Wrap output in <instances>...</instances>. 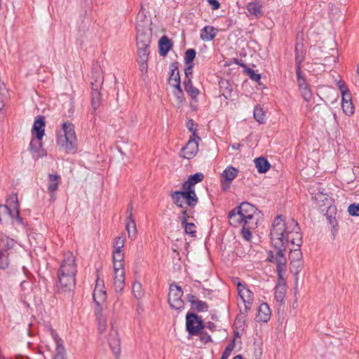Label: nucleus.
Listing matches in <instances>:
<instances>
[{
    "mask_svg": "<svg viewBox=\"0 0 359 359\" xmlns=\"http://www.w3.org/2000/svg\"><path fill=\"white\" fill-rule=\"evenodd\" d=\"M98 322V330L100 333H102L107 330V320L106 316L102 314L97 316Z\"/></svg>",
    "mask_w": 359,
    "mask_h": 359,
    "instance_id": "ea45409f",
    "label": "nucleus"
},
{
    "mask_svg": "<svg viewBox=\"0 0 359 359\" xmlns=\"http://www.w3.org/2000/svg\"><path fill=\"white\" fill-rule=\"evenodd\" d=\"M184 88L187 93L194 99L196 98V97L199 94V90L194 88L191 83V79H189L188 80L184 81Z\"/></svg>",
    "mask_w": 359,
    "mask_h": 359,
    "instance_id": "72a5a7b5",
    "label": "nucleus"
},
{
    "mask_svg": "<svg viewBox=\"0 0 359 359\" xmlns=\"http://www.w3.org/2000/svg\"><path fill=\"white\" fill-rule=\"evenodd\" d=\"M305 58V50L302 43H297L295 46L296 73H299L301 63Z\"/></svg>",
    "mask_w": 359,
    "mask_h": 359,
    "instance_id": "a211bd4d",
    "label": "nucleus"
},
{
    "mask_svg": "<svg viewBox=\"0 0 359 359\" xmlns=\"http://www.w3.org/2000/svg\"><path fill=\"white\" fill-rule=\"evenodd\" d=\"M212 10H217L220 7V3L217 0H208Z\"/></svg>",
    "mask_w": 359,
    "mask_h": 359,
    "instance_id": "13d9d810",
    "label": "nucleus"
},
{
    "mask_svg": "<svg viewBox=\"0 0 359 359\" xmlns=\"http://www.w3.org/2000/svg\"><path fill=\"white\" fill-rule=\"evenodd\" d=\"M186 327L189 334H197L203 330V325L201 319L194 313H187L186 316Z\"/></svg>",
    "mask_w": 359,
    "mask_h": 359,
    "instance_id": "9d476101",
    "label": "nucleus"
},
{
    "mask_svg": "<svg viewBox=\"0 0 359 359\" xmlns=\"http://www.w3.org/2000/svg\"><path fill=\"white\" fill-rule=\"evenodd\" d=\"M168 83L170 86L179 90L180 93L182 92L180 88V77L177 67L171 69Z\"/></svg>",
    "mask_w": 359,
    "mask_h": 359,
    "instance_id": "c85d7f7f",
    "label": "nucleus"
},
{
    "mask_svg": "<svg viewBox=\"0 0 359 359\" xmlns=\"http://www.w3.org/2000/svg\"><path fill=\"white\" fill-rule=\"evenodd\" d=\"M348 211L353 216H359V203H351L348 208Z\"/></svg>",
    "mask_w": 359,
    "mask_h": 359,
    "instance_id": "8fccbe9b",
    "label": "nucleus"
},
{
    "mask_svg": "<svg viewBox=\"0 0 359 359\" xmlns=\"http://www.w3.org/2000/svg\"><path fill=\"white\" fill-rule=\"evenodd\" d=\"M297 76V82L299 88L308 86L306 83V80L301 75V69H299V73H296Z\"/></svg>",
    "mask_w": 359,
    "mask_h": 359,
    "instance_id": "5fc2aeb1",
    "label": "nucleus"
},
{
    "mask_svg": "<svg viewBox=\"0 0 359 359\" xmlns=\"http://www.w3.org/2000/svg\"><path fill=\"white\" fill-rule=\"evenodd\" d=\"M254 117L259 123H264L265 114L262 107L256 106L254 109Z\"/></svg>",
    "mask_w": 359,
    "mask_h": 359,
    "instance_id": "58836bf2",
    "label": "nucleus"
},
{
    "mask_svg": "<svg viewBox=\"0 0 359 359\" xmlns=\"http://www.w3.org/2000/svg\"><path fill=\"white\" fill-rule=\"evenodd\" d=\"M54 359H66L65 347L60 344L59 341H57L56 351Z\"/></svg>",
    "mask_w": 359,
    "mask_h": 359,
    "instance_id": "79ce46f5",
    "label": "nucleus"
},
{
    "mask_svg": "<svg viewBox=\"0 0 359 359\" xmlns=\"http://www.w3.org/2000/svg\"><path fill=\"white\" fill-rule=\"evenodd\" d=\"M137 55L139 57L138 61H147L148 56L149 54V46H137Z\"/></svg>",
    "mask_w": 359,
    "mask_h": 359,
    "instance_id": "c9c22d12",
    "label": "nucleus"
},
{
    "mask_svg": "<svg viewBox=\"0 0 359 359\" xmlns=\"http://www.w3.org/2000/svg\"><path fill=\"white\" fill-rule=\"evenodd\" d=\"M93 296L94 302L98 306H100L107 299V291L104 281L100 280L98 277L97 278Z\"/></svg>",
    "mask_w": 359,
    "mask_h": 359,
    "instance_id": "f8f14e48",
    "label": "nucleus"
},
{
    "mask_svg": "<svg viewBox=\"0 0 359 359\" xmlns=\"http://www.w3.org/2000/svg\"><path fill=\"white\" fill-rule=\"evenodd\" d=\"M248 73L250 79L255 81H258L261 79L260 74H256L253 69H249Z\"/></svg>",
    "mask_w": 359,
    "mask_h": 359,
    "instance_id": "6e6d98bb",
    "label": "nucleus"
},
{
    "mask_svg": "<svg viewBox=\"0 0 359 359\" xmlns=\"http://www.w3.org/2000/svg\"><path fill=\"white\" fill-rule=\"evenodd\" d=\"M197 334H199L200 341L203 344H206L210 341V336L204 332L199 331Z\"/></svg>",
    "mask_w": 359,
    "mask_h": 359,
    "instance_id": "603ef678",
    "label": "nucleus"
},
{
    "mask_svg": "<svg viewBox=\"0 0 359 359\" xmlns=\"http://www.w3.org/2000/svg\"><path fill=\"white\" fill-rule=\"evenodd\" d=\"M101 102L102 96L100 92L97 89H93L91 104L94 111L100 107Z\"/></svg>",
    "mask_w": 359,
    "mask_h": 359,
    "instance_id": "7c9ffc66",
    "label": "nucleus"
},
{
    "mask_svg": "<svg viewBox=\"0 0 359 359\" xmlns=\"http://www.w3.org/2000/svg\"><path fill=\"white\" fill-rule=\"evenodd\" d=\"M302 97L306 101H309L312 97V93L308 86L299 88Z\"/></svg>",
    "mask_w": 359,
    "mask_h": 359,
    "instance_id": "de8ad7c7",
    "label": "nucleus"
},
{
    "mask_svg": "<svg viewBox=\"0 0 359 359\" xmlns=\"http://www.w3.org/2000/svg\"><path fill=\"white\" fill-rule=\"evenodd\" d=\"M271 316V311L267 304H262L258 309L256 316L257 320L259 322H266Z\"/></svg>",
    "mask_w": 359,
    "mask_h": 359,
    "instance_id": "4be33fe9",
    "label": "nucleus"
},
{
    "mask_svg": "<svg viewBox=\"0 0 359 359\" xmlns=\"http://www.w3.org/2000/svg\"><path fill=\"white\" fill-rule=\"evenodd\" d=\"M203 174L197 172L190 175L188 180L182 184L184 191H177L171 194L172 200L175 202H197L198 197L193 190V187L203 180Z\"/></svg>",
    "mask_w": 359,
    "mask_h": 359,
    "instance_id": "7ed1b4c3",
    "label": "nucleus"
},
{
    "mask_svg": "<svg viewBox=\"0 0 359 359\" xmlns=\"http://www.w3.org/2000/svg\"><path fill=\"white\" fill-rule=\"evenodd\" d=\"M217 33V29L212 26L204 27L201 32V39L203 41H208L214 39Z\"/></svg>",
    "mask_w": 359,
    "mask_h": 359,
    "instance_id": "b1692460",
    "label": "nucleus"
},
{
    "mask_svg": "<svg viewBox=\"0 0 359 359\" xmlns=\"http://www.w3.org/2000/svg\"><path fill=\"white\" fill-rule=\"evenodd\" d=\"M183 292L180 286L171 285L168 294V303L175 309H180L184 306L182 299Z\"/></svg>",
    "mask_w": 359,
    "mask_h": 359,
    "instance_id": "1a4fd4ad",
    "label": "nucleus"
},
{
    "mask_svg": "<svg viewBox=\"0 0 359 359\" xmlns=\"http://www.w3.org/2000/svg\"><path fill=\"white\" fill-rule=\"evenodd\" d=\"M285 270L284 268H277V271H278V276L280 279V281H282V280H284L283 278V271Z\"/></svg>",
    "mask_w": 359,
    "mask_h": 359,
    "instance_id": "774afa93",
    "label": "nucleus"
},
{
    "mask_svg": "<svg viewBox=\"0 0 359 359\" xmlns=\"http://www.w3.org/2000/svg\"><path fill=\"white\" fill-rule=\"evenodd\" d=\"M311 200L314 202H325L327 200L335 201L333 195H330L328 192L324 190L318 189L311 193Z\"/></svg>",
    "mask_w": 359,
    "mask_h": 359,
    "instance_id": "6ab92c4d",
    "label": "nucleus"
},
{
    "mask_svg": "<svg viewBox=\"0 0 359 359\" xmlns=\"http://www.w3.org/2000/svg\"><path fill=\"white\" fill-rule=\"evenodd\" d=\"M234 346H235L234 341L233 340L231 344H229L226 347L220 359H228V358L231 355V353L232 352L233 349L234 348Z\"/></svg>",
    "mask_w": 359,
    "mask_h": 359,
    "instance_id": "49530a36",
    "label": "nucleus"
},
{
    "mask_svg": "<svg viewBox=\"0 0 359 359\" xmlns=\"http://www.w3.org/2000/svg\"><path fill=\"white\" fill-rule=\"evenodd\" d=\"M125 243L126 238L123 234L116 237L113 243L114 251H122V248L124 247Z\"/></svg>",
    "mask_w": 359,
    "mask_h": 359,
    "instance_id": "e433bc0d",
    "label": "nucleus"
},
{
    "mask_svg": "<svg viewBox=\"0 0 359 359\" xmlns=\"http://www.w3.org/2000/svg\"><path fill=\"white\" fill-rule=\"evenodd\" d=\"M6 202H18V196L16 194H12L6 199Z\"/></svg>",
    "mask_w": 359,
    "mask_h": 359,
    "instance_id": "0e129e2a",
    "label": "nucleus"
},
{
    "mask_svg": "<svg viewBox=\"0 0 359 359\" xmlns=\"http://www.w3.org/2000/svg\"><path fill=\"white\" fill-rule=\"evenodd\" d=\"M114 286L116 292H121L125 285L124 254L113 251Z\"/></svg>",
    "mask_w": 359,
    "mask_h": 359,
    "instance_id": "20e7f679",
    "label": "nucleus"
},
{
    "mask_svg": "<svg viewBox=\"0 0 359 359\" xmlns=\"http://www.w3.org/2000/svg\"><path fill=\"white\" fill-rule=\"evenodd\" d=\"M147 61H139L140 63V69L142 73H146L147 72Z\"/></svg>",
    "mask_w": 359,
    "mask_h": 359,
    "instance_id": "680f3d73",
    "label": "nucleus"
},
{
    "mask_svg": "<svg viewBox=\"0 0 359 359\" xmlns=\"http://www.w3.org/2000/svg\"><path fill=\"white\" fill-rule=\"evenodd\" d=\"M172 43L167 36H163L158 41L159 54L165 56L172 48Z\"/></svg>",
    "mask_w": 359,
    "mask_h": 359,
    "instance_id": "5701e85b",
    "label": "nucleus"
},
{
    "mask_svg": "<svg viewBox=\"0 0 359 359\" xmlns=\"http://www.w3.org/2000/svg\"><path fill=\"white\" fill-rule=\"evenodd\" d=\"M302 243V237L301 238V243L298 245V243L294 242V244H291L290 247L287 248L290 250V257L292 260L299 261L302 258V253L300 250V247Z\"/></svg>",
    "mask_w": 359,
    "mask_h": 359,
    "instance_id": "a878e982",
    "label": "nucleus"
},
{
    "mask_svg": "<svg viewBox=\"0 0 359 359\" xmlns=\"http://www.w3.org/2000/svg\"><path fill=\"white\" fill-rule=\"evenodd\" d=\"M196 57V51L194 49H188L185 52L184 62L186 64H193V61Z\"/></svg>",
    "mask_w": 359,
    "mask_h": 359,
    "instance_id": "37998d69",
    "label": "nucleus"
},
{
    "mask_svg": "<svg viewBox=\"0 0 359 359\" xmlns=\"http://www.w3.org/2000/svg\"><path fill=\"white\" fill-rule=\"evenodd\" d=\"M239 295L244 302H250L252 299V293L248 288L244 290Z\"/></svg>",
    "mask_w": 359,
    "mask_h": 359,
    "instance_id": "3c124183",
    "label": "nucleus"
},
{
    "mask_svg": "<svg viewBox=\"0 0 359 359\" xmlns=\"http://www.w3.org/2000/svg\"><path fill=\"white\" fill-rule=\"evenodd\" d=\"M241 233L243 235V237L246 240V241H250L252 238V233L251 231L248 229H245L243 228L241 231Z\"/></svg>",
    "mask_w": 359,
    "mask_h": 359,
    "instance_id": "4d7b16f0",
    "label": "nucleus"
},
{
    "mask_svg": "<svg viewBox=\"0 0 359 359\" xmlns=\"http://www.w3.org/2000/svg\"><path fill=\"white\" fill-rule=\"evenodd\" d=\"M337 86H338L341 94L348 91L347 86L345 85L344 82H343L342 81H339L337 83Z\"/></svg>",
    "mask_w": 359,
    "mask_h": 359,
    "instance_id": "bf43d9fd",
    "label": "nucleus"
},
{
    "mask_svg": "<svg viewBox=\"0 0 359 359\" xmlns=\"http://www.w3.org/2000/svg\"><path fill=\"white\" fill-rule=\"evenodd\" d=\"M59 176L57 175H49L48 190L50 192L55 191L58 187Z\"/></svg>",
    "mask_w": 359,
    "mask_h": 359,
    "instance_id": "4c0bfd02",
    "label": "nucleus"
},
{
    "mask_svg": "<svg viewBox=\"0 0 359 359\" xmlns=\"http://www.w3.org/2000/svg\"><path fill=\"white\" fill-rule=\"evenodd\" d=\"M45 120L44 116H39L34 121L32 133L36 134V137L38 140L41 141L44 135L45 131Z\"/></svg>",
    "mask_w": 359,
    "mask_h": 359,
    "instance_id": "2eb2a0df",
    "label": "nucleus"
},
{
    "mask_svg": "<svg viewBox=\"0 0 359 359\" xmlns=\"http://www.w3.org/2000/svg\"><path fill=\"white\" fill-rule=\"evenodd\" d=\"M250 15L259 18L262 15V6L257 1L250 2L246 5Z\"/></svg>",
    "mask_w": 359,
    "mask_h": 359,
    "instance_id": "bb28decb",
    "label": "nucleus"
},
{
    "mask_svg": "<svg viewBox=\"0 0 359 359\" xmlns=\"http://www.w3.org/2000/svg\"><path fill=\"white\" fill-rule=\"evenodd\" d=\"M197 138L190 137L189 140L182 148V156L187 159H191L195 156L198 150V143Z\"/></svg>",
    "mask_w": 359,
    "mask_h": 359,
    "instance_id": "4468645a",
    "label": "nucleus"
},
{
    "mask_svg": "<svg viewBox=\"0 0 359 359\" xmlns=\"http://www.w3.org/2000/svg\"><path fill=\"white\" fill-rule=\"evenodd\" d=\"M302 234L298 223L293 219L285 220L282 215L275 217L271 224L270 238L276 248H289L294 242L301 243Z\"/></svg>",
    "mask_w": 359,
    "mask_h": 359,
    "instance_id": "f257e3e1",
    "label": "nucleus"
},
{
    "mask_svg": "<svg viewBox=\"0 0 359 359\" xmlns=\"http://www.w3.org/2000/svg\"><path fill=\"white\" fill-rule=\"evenodd\" d=\"M196 125L194 123V121L193 120H189L187 123V128L191 131L192 133V135L191 137H195V138H197L198 140H201V138L196 135V131H197V128H196Z\"/></svg>",
    "mask_w": 359,
    "mask_h": 359,
    "instance_id": "a18cd8bd",
    "label": "nucleus"
},
{
    "mask_svg": "<svg viewBox=\"0 0 359 359\" xmlns=\"http://www.w3.org/2000/svg\"><path fill=\"white\" fill-rule=\"evenodd\" d=\"M341 107L344 112L348 116H351L354 113L355 107L352 102L346 101L341 103Z\"/></svg>",
    "mask_w": 359,
    "mask_h": 359,
    "instance_id": "a19ab883",
    "label": "nucleus"
},
{
    "mask_svg": "<svg viewBox=\"0 0 359 359\" xmlns=\"http://www.w3.org/2000/svg\"><path fill=\"white\" fill-rule=\"evenodd\" d=\"M184 225L185 231L187 233L191 235V236H195L196 231V226L192 222H187L182 223Z\"/></svg>",
    "mask_w": 359,
    "mask_h": 359,
    "instance_id": "c03bdc74",
    "label": "nucleus"
},
{
    "mask_svg": "<svg viewBox=\"0 0 359 359\" xmlns=\"http://www.w3.org/2000/svg\"><path fill=\"white\" fill-rule=\"evenodd\" d=\"M255 163L259 173H264L267 172L271 167L269 162L264 157L255 158Z\"/></svg>",
    "mask_w": 359,
    "mask_h": 359,
    "instance_id": "c756f323",
    "label": "nucleus"
},
{
    "mask_svg": "<svg viewBox=\"0 0 359 359\" xmlns=\"http://www.w3.org/2000/svg\"><path fill=\"white\" fill-rule=\"evenodd\" d=\"M278 252L276 253V256L275 257L276 264H277V268H284L286 264V258L285 257V251L287 248H283V249L277 248ZM274 259L273 255H271V257L269 258L270 262H273Z\"/></svg>",
    "mask_w": 359,
    "mask_h": 359,
    "instance_id": "393cba45",
    "label": "nucleus"
},
{
    "mask_svg": "<svg viewBox=\"0 0 359 359\" xmlns=\"http://www.w3.org/2000/svg\"><path fill=\"white\" fill-rule=\"evenodd\" d=\"M341 95H342V103H344L346 101V102H352L351 95L348 91L344 93Z\"/></svg>",
    "mask_w": 359,
    "mask_h": 359,
    "instance_id": "052dcab7",
    "label": "nucleus"
},
{
    "mask_svg": "<svg viewBox=\"0 0 359 359\" xmlns=\"http://www.w3.org/2000/svg\"><path fill=\"white\" fill-rule=\"evenodd\" d=\"M238 170L232 166L226 168L222 172V177L229 182L232 181L238 174Z\"/></svg>",
    "mask_w": 359,
    "mask_h": 359,
    "instance_id": "473e14b6",
    "label": "nucleus"
},
{
    "mask_svg": "<svg viewBox=\"0 0 359 359\" xmlns=\"http://www.w3.org/2000/svg\"><path fill=\"white\" fill-rule=\"evenodd\" d=\"M64 135H58L57 144L65 149L67 152H72L77 146V139L74 130V126L72 123L65 122L62 124Z\"/></svg>",
    "mask_w": 359,
    "mask_h": 359,
    "instance_id": "39448f33",
    "label": "nucleus"
},
{
    "mask_svg": "<svg viewBox=\"0 0 359 359\" xmlns=\"http://www.w3.org/2000/svg\"><path fill=\"white\" fill-rule=\"evenodd\" d=\"M187 67H186V69L184 70V74L186 75L187 80H188L189 79H191L194 65L193 64H187Z\"/></svg>",
    "mask_w": 359,
    "mask_h": 359,
    "instance_id": "864d4df0",
    "label": "nucleus"
},
{
    "mask_svg": "<svg viewBox=\"0 0 359 359\" xmlns=\"http://www.w3.org/2000/svg\"><path fill=\"white\" fill-rule=\"evenodd\" d=\"M34 141H31L30 144H29V150L33 152V156L36 158H38L39 157H40V154H35L34 153H38V151L34 148Z\"/></svg>",
    "mask_w": 359,
    "mask_h": 359,
    "instance_id": "e2e57ef3",
    "label": "nucleus"
},
{
    "mask_svg": "<svg viewBox=\"0 0 359 359\" xmlns=\"http://www.w3.org/2000/svg\"><path fill=\"white\" fill-rule=\"evenodd\" d=\"M116 320L112 318L110 320V331L107 337L109 346L114 355L118 358L121 355V338L117 329L114 327Z\"/></svg>",
    "mask_w": 359,
    "mask_h": 359,
    "instance_id": "0eeeda50",
    "label": "nucleus"
},
{
    "mask_svg": "<svg viewBox=\"0 0 359 359\" xmlns=\"http://www.w3.org/2000/svg\"><path fill=\"white\" fill-rule=\"evenodd\" d=\"M247 287L245 285H242L241 283H238L237 285V290L238 292V294H240L244 290H245Z\"/></svg>",
    "mask_w": 359,
    "mask_h": 359,
    "instance_id": "338daca9",
    "label": "nucleus"
},
{
    "mask_svg": "<svg viewBox=\"0 0 359 359\" xmlns=\"http://www.w3.org/2000/svg\"><path fill=\"white\" fill-rule=\"evenodd\" d=\"M76 266L75 257L70 252L65 254L64 260L58 271V280L61 290L71 291L75 287Z\"/></svg>",
    "mask_w": 359,
    "mask_h": 359,
    "instance_id": "f03ea898",
    "label": "nucleus"
},
{
    "mask_svg": "<svg viewBox=\"0 0 359 359\" xmlns=\"http://www.w3.org/2000/svg\"><path fill=\"white\" fill-rule=\"evenodd\" d=\"M238 215L242 220L247 222L258 215L257 208L252 203H240L238 207Z\"/></svg>",
    "mask_w": 359,
    "mask_h": 359,
    "instance_id": "9b49d317",
    "label": "nucleus"
},
{
    "mask_svg": "<svg viewBox=\"0 0 359 359\" xmlns=\"http://www.w3.org/2000/svg\"><path fill=\"white\" fill-rule=\"evenodd\" d=\"M194 205L195 203H179L178 207L182 215V223H185L188 218L193 217Z\"/></svg>",
    "mask_w": 359,
    "mask_h": 359,
    "instance_id": "aec40b11",
    "label": "nucleus"
},
{
    "mask_svg": "<svg viewBox=\"0 0 359 359\" xmlns=\"http://www.w3.org/2000/svg\"><path fill=\"white\" fill-rule=\"evenodd\" d=\"M133 207L130 206L129 215L127 217V223L126 225V231H128V238L133 239L137 234V227L135 220L133 218L132 213Z\"/></svg>",
    "mask_w": 359,
    "mask_h": 359,
    "instance_id": "dca6fc26",
    "label": "nucleus"
},
{
    "mask_svg": "<svg viewBox=\"0 0 359 359\" xmlns=\"http://www.w3.org/2000/svg\"><path fill=\"white\" fill-rule=\"evenodd\" d=\"M274 297L277 302L280 304L285 303V297L286 293V285L285 280L279 281L275 287Z\"/></svg>",
    "mask_w": 359,
    "mask_h": 359,
    "instance_id": "f3484780",
    "label": "nucleus"
},
{
    "mask_svg": "<svg viewBox=\"0 0 359 359\" xmlns=\"http://www.w3.org/2000/svg\"><path fill=\"white\" fill-rule=\"evenodd\" d=\"M219 90L225 99H229L233 91L232 86L226 79H222L219 82Z\"/></svg>",
    "mask_w": 359,
    "mask_h": 359,
    "instance_id": "cd10ccee",
    "label": "nucleus"
},
{
    "mask_svg": "<svg viewBox=\"0 0 359 359\" xmlns=\"http://www.w3.org/2000/svg\"><path fill=\"white\" fill-rule=\"evenodd\" d=\"M192 308L198 311H205L208 309V305L205 302L198 300Z\"/></svg>",
    "mask_w": 359,
    "mask_h": 359,
    "instance_id": "09e8293b",
    "label": "nucleus"
},
{
    "mask_svg": "<svg viewBox=\"0 0 359 359\" xmlns=\"http://www.w3.org/2000/svg\"><path fill=\"white\" fill-rule=\"evenodd\" d=\"M0 222L6 225L22 223L18 203H0Z\"/></svg>",
    "mask_w": 359,
    "mask_h": 359,
    "instance_id": "423d86ee",
    "label": "nucleus"
},
{
    "mask_svg": "<svg viewBox=\"0 0 359 359\" xmlns=\"http://www.w3.org/2000/svg\"><path fill=\"white\" fill-rule=\"evenodd\" d=\"M151 25V20L147 18L146 13L143 10V6H141V9L137 15L136 29H138L140 26H142V28L150 27Z\"/></svg>",
    "mask_w": 359,
    "mask_h": 359,
    "instance_id": "412c9836",
    "label": "nucleus"
},
{
    "mask_svg": "<svg viewBox=\"0 0 359 359\" xmlns=\"http://www.w3.org/2000/svg\"><path fill=\"white\" fill-rule=\"evenodd\" d=\"M14 241L8 238H0V269H6L9 265V252Z\"/></svg>",
    "mask_w": 359,
    "mask_h": 359,
    "instance_id": "6e6552de",
    "label": "nucleus"
},
{
    "mask_svg": "<svg viewBox=\"0 0 359 359\" xmlns=\"http://www.w3.org/2000/svg\"><path fill=\"white\" fill-rule=\"evenodd\" d=\"M327 218L329 219L330 224L334 228L337 225L336 222V215H337V208L334 205H330L327 208V210L326 212Z\"/></svg>",
    "mask_w": 359,
    "mask_h": 359,
    "instance_id": "2f4dec72",
    "label": "nucleus"
},
{
    "mask_svg": "<svg viewBox=\"0 0 359 359\" xmlns=\"http://www.w3.org/2000/svg\"><path fill=\"white\" fill-rule=\"evenodd\" d=\"M137 30V46H149L151 43V39L152 35L151 27L147 28H142L140 26Z\"/></svg>",
    "mask_w": 359,
    "mask_h": 359,
    "instance_id": "ddd939ff",
    "label": "nucleus"
},
{
    "mask_svg": "<svg viewBox=\"0 0 359 359\" xmlns=\"http://www.w3.org/2000/svg\"><path fill=\"white\" fill-rule=\"evenodd\" d=\"M187 299L188 301L191 304L192 306L195 304L196 302L198 301V299H196V297L192 294H189Z\"/></svg>",
    "mask_w": 359,
    "mask_h": 359,
    "instance_id": "69168bd1",
    "label": "nucleus"
},
{
    "mask_svg": "<svg viewBox=\"0 0 359 359\" xmlns=\"http://www.w3.org/2000/svg\"><path fill=\"white\" fill-rule=\"evenodd\" d=\"M132 291L134 297L137 299H142L144 295V292L142 284L139 281H135L132 286Z\"/></svg>",
    "mask_w": 359,
    "mask_h": 359,
    "instance_id": "f704fd0d",
    "label": "nucleus"
}]
</instances>
